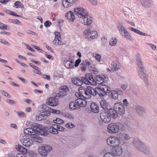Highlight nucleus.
<instances>
[{"label":"nucleus","mask_w":157,"mask_h":157,"mask_svg":"<svg viewBox=\"0 0 157 157\" xmlns=\"http://www.w3.org/2000/svg\"><path fill=\"white\" fill-rule=\"evenodd\" d=\"M10 84L12 85L13 86H15L16 87H19L20 86V85H18V84L15 83L11 81L10 82Z\"/></svg>","instance_id":"774afa93"},{"label":"nucleus","mask_w":157,"mask_h":157,"mask_svg":"<svg viewBox=\"0 0 157 157\" xmlns=\"http://www.w3.org/2000/svg\"><path fill=\"white\" fill-rule=\"evenodd\" d=\"M6 101L7 103H9L10 105H13L17 103V102L13 100L10 99H7Z\"/></svg>","instance_id":"864d4df0"},{"label":"nucleus","mask_w":157,"mask_h":157,"mask_svg":"<svg viewBox=\"0 0 157 157\" xmlns=\"http://www.w3.org/2000/svg\"><path fill=\"white\" fill-rule=\"evenodd\" d=\"M57 127L58 131V130L60 131H63L65 130V128H63V127L58 125V126Z\"/></svg>","instance_id":"680f3d73"},{"label":"nucleus","mask_w":157,"mask_h":157,"mask_svg":"<svg viewBox=\"0 0 157 157\" xmlns=\"http://www.w3.org/2000/svg\"><path fill=\"white\" fill-rule=\"evenodd\" d=\"M90 108L92 111L95 113H98L99 110V107L97 104L94 102L91 103Z\"/></svg>","instance_id":"cd10ccee"},{"label":"nucleus","mask_w":157,"mask_h":157,"mask_svg":"<svg viewBox=\"0 0 157 157\" xmlns=\"http://www.w3.org/2000/svg\"><path fill=\"white\" fill-rule=\"evenodd\" d=\"M120 143V139L116 136L109 137L107 140V143L113 148L118 146Z\"/></svg>","instance_id":"39448f33"},{"label":"nucleus","mask_w":157,"mask_h":157,"mask_svg":"<svg viewBox=\"0 0 157 157\" xmlns=\"http://www.w3.org/2000/svg\"><path fill=\"white\" fill-rule=\"evenodd\" d=\"M64 116L65 117L71 119H73L74 118V115L68 113H65Z\"/></svg>","instance_id":"de8ad7c7"},{"label":"nucleus","mask_w":157,"mask_h":157,"mask_svg":"<svg viewBox=\"0 0 157 157\" xmlns=\"http://www.w3.org/2000/svg\"><path fill=\"white\" fill-rule=\"evenodd\" d=\"M124 126L120 122L112 123L107 126V131L110 133L115 134L117 133L121 129H124Z\"/></svg>","instance_id":"7ed1b4c3"},{"label":"nucleus","mask_w":157,"mask_h":157,"mask_svg":"<svg viewBox=\"0 0 157 157\" xmlns=\"http://www.w3.org/2000/svg\"><path fill=\"white\" fill-rule=\"evenodd\" d=\"M0 91H1V92L3 94H4V95L5 96H6V97H8L9 98H11V96L10 95L9 96V94H8V93L6 92H5L3 90H0Z\"/></svg>","instance_id":"13d9d810"},{"label":"nucleus","mask_w":157,"mask_h":157,"mask_svg":"<svg viewBox=\"0 0 157 157\" xmlns=\"http://www.w3.org/2000/svg\"><path fill=\"white\" fill-rule=\"evenodd\" d=\"M40 130L39 132H40V135H43L45 136L49 135V133H51L52 131L51 126L48 125L47 126L43 127V126L40 124V126L39 127Z\"/></svg>","instance_id":"9d476101"},{"label":"nucleus","mask_w":157,"mask_h":157,"mask_svg":"<svg viewBox=\"0 0 157 157\" xmlns=\"http://www.w3.org/2000/svg\"><path fill=\"white\" fill-rule=\"evenodd\" d=\"M103 157H115L113 153L107 152L105 154Z\"/></svg>","instance_id":"49530a36"},{"label":"nucleus","mask_w":157,"mask_h":157,"mask_svg":"<svg viewBox=\"0 0 157 157\" xmlns=\"http://www.w3.org/2000/svg\"><path fill=\"white\" fill-rule=\"evenodd\" d=\"M53 122L59 124H61L64 123V121L62 120L59 118H56V119L53 120Z\"/></svg>","instance_id":"ea45409f"},{"label":"nucleus","mask_w":157,"mask_h":157,"mask_svg":"<svg viewBox=\"0 0 157 157\" xmlns=\"http://www.w3.org/2000/svg\"><path fill=\"white\" fill-rule=\"evenodd\" d=\"M50 108H51L48 107L47 104H43L42 106V109H43L47 111L48 112L49 111Z\"/></svg>","instance_id":"c03bdc74"},{"label":"nucleus","mask_w":157,"mask_h":157,"mask_svg":"<svg viewBox=\"0 0 157 157\" xmlns=\"http://www.w3.org/2000/svg\"><path fill=\"white\" fill-rule=\"evenodd\" d=\"M77 94L78 95V96L79 97H82L84 98H85L86 99H87V97H85L84 95H83V94H81L80 93H75V95L77 97L78 96H77Z\"/></svg>","instance_id":"bf43d9fd"},{"label":"nucleus","mask_w":157,"mask_h":157,"mask_svg":"<svg viewBox=\"0 0 157 157\" xmlns=\"http://www.w3.org/2000/svg\"><path fill=\"white\" fill-rule=\"evenodd\" d=\"M81 77V79L78 77H74L71 78V82L75 85L78 86H81L84 83V81L82 79V78Z\"/></svg>","instance_id":"f3484780"},{"label":"nucleus","mask_w":157,"mask_h":157,"mask_svg":"<svg viewBox=\"0 0 157 157\" xmlns=\"http://www.w3.org/2000/svg\"><path fill=\"white\" fill-rule=\"evenodd\" d=\"M94 77L95 76L93 77L92 73H86L85 75V77H83L82 78L83 80L84 81V83L85 85H90L91 84V82L89 80L92 81V84L93 85H96L97 82H96L94 81Z\"/></svg>","instance_id":"423d86ee"},{"label":"nucleus","mask_w":157,"mask_h":157,"mask_svg":"<svg viewBox=\"0 0 157 157\" xmlns=\"http://www.w3.org/2000/svg\"><path fill=\"white\" fill-rule=\"evenodd\" d=\"M65 17H66L71 22L73 21L75 17L74 13L71 11H69L65 14Z\"/></svg>","instance_id":"7c9ffc66"},{"label":"nucleus","mask_w":157,"mask_h":157,"mask_svg":"<svg viewBox=\"0 0 157 157\" xmlns=\"http://www.w3.org/2000/svg\"><path fill=\"white\" fill-rule=\"evenodd\" d=\"M108 115L109 117L111 119H112L116 118L118 116L117 112L114 109V108H112L110 107L106 111H104Z\"/></svg>","instance_id":"ddd939ff"},{"label":"nucleus","mask_w":157,"mask_h":157,"mask_svg":"<svg viewBox=\"0 0 157 157\" xmlns=\"http://www.w3.org/2000/svg\"><path fill=\"white\" fill-rule=\"evenodd\" d=\"M31 128H27V129H28V131H29V135L30 136V137L32 136L35 134L40 135V132L39 131L40 130L39 128V127L40 126V124L33 123L31 124Z\"/></svg>","instance_id":"20e7f679"},{"label":"nucleus","mask_w":157,"mask_h":157,"mask_svg":"<svg viewBox=\"0 0 157 157\" xmlns=\"http://www.w3.org/2000/svg\"><path fill=\"white\" fill-rule=\"evenodd\" d=\"M100 101V104L101 107L104 109L103 111H106L111 106L107 102L105 98H103Z\"/></svg>","instance_id":"393cba45"},{"label":"nucleus","mask_w":157,"mask_h":157,"mask_svg":"<svg viewBox=\"0 0 157 157\" xmlns=\"http://www.w3.org/2000/svg\"><path fill=\"white\" fill-rule=\"evenodd\" d=\"M22 146L20 145H16L15 148L18 151L21 152Z\"/></svg>","instance_id":"338daca9"},{"label":"nucleus","mask_w":157,"mask_h":157,"mask_svg":"<svg viewBox=\"0 0 157 157\" xmlns=\"http://www.w3.org/2000/svg\"><path fill=\"white\" fill-rule=\"evenodd\" d=\"M21 152L23 153L24 154H26L27 152V150L26 148H25L22 146H21Z\"/></svg>","instance_id":"4d7b16f0"},{"label":"nucleus","mask_w":157,"mask_h":157,"mask_svg":"<svg viewBox=\"0 0 157 157\" xmlns=\"http://www.w3.org/2000/svg\"><path fill=\"white\" fill-rule=\"evenodd\" d=\"M112 152L113 154H115L117 156L121 155L122 152V148L120 146H116L112 148Z\"/></svg>","instance_id":"412c9836"},{"label":"nucleus","mask_w":157,"mask_h":157,"mask_svg":"<svg viewBox=\"0 0 157 157\" xmlns=\"http://www.w3.org/2000/svg\"><path fill=\"white\" fill-rule=\"evenodd\" d=\"M52 149L51 147L47 144H44L40 147L38 149L39 154L42 156H46L48 155V152Z\"/></svg>","instance_id":"0eeeda50"},{"label":"nucleus","mask_w":157,"mask_h":157,"mask_svg":"<svg viewBox=\"0 0 157 157\" xmlns=\"http://www.w3.org/2000/svg\"><path fill=\"white\" fill-rule=\"evenodd\" d=\"M74 61L69 58L68 60H65L64 62V64L65 67L68 69L73 68L74 66L73 63Z\"/></svg>","instance_id":"4be33fe9"},{"label":"nucleus","mask_w":157,"mask_h":157,"mask_svg":"<svg viewBox=\"0 0 157 157\" xmlns=\"http://www.w3.org/2000/svg\"><path fill=\"white\" fill-rule=\"evenodd\" d=\"M87 104V101L83 99H82V101L80 104V105H78V109L80 108V107H85L86 106Z\"/></svg>","instance_id":"58836bf2"},{"label":"nucleus","mask_w":157,"mask_h":157,"mask_svg":"<svg viewBox=\"0 0 157 157\" xmlns=\"http://www.w3.org/2000/svg\"><path fill=\"white\" fill-rule=\"evenodd\" d=\"M53 42L56 45H63L65 44L62 40H53Z\"/></svg>","instance_id":"4c0bfd02"},{"label":"nucleus","mask_w":157,"mask_h":157,"mask_svg":"<svg viewBox=\"0 0 157 157\" xmlns=\"http://www.w3.org/2000/svg\"><path fill=\"white\" fill-rule=\"evenodd\" d=\"M100 117L101 120L105 123H109L111 120L104 111H101Z\"/></svg>","instance_id":"dca6fc26"},{"label":"nucleus","mask_w":157,"mask_h":157,"mask_svg":"<svg viewBox=\"0 0 157 157\" xmlns=\"http://www.w3.org/2000/svg\"><path fill=\"white\" fill-rule=\"evenodd\" d=\"M122 124H123L124 126V128H125V127H127L130 124V122L129 121L127 120V119H125L122 122Z\"/></svg>","instance_id":"a18cd8bd"},{"label":"nucleus","mask_w":157,"mask_h":157,"mask_svg":"<svg viewBox=\"0 0 157 157\" xmlns=\"http://www.w3.org/2000/svg\"><path fill=\"white\" fill-rule=\"evenodd\" d=\"M94 81H97L99 82H101V84L100 83L99 84V85L102 84L103 82H104V78L103 77H101L99 75H96L94 77Z\"/></svg>","instance_id":"f704fd0d"},{"label":"nucleus","mask_w":157,"mask_h":157,"mask_svg":"<svg viewBox=\"0 0 157 157\" xmlns=\"http://www.w3.org/2000/svg\"><path fill=\"white\" fill-rule=\"evenodd\" d=\"M121 87L123 90H125L128 87V84H122L121 85Z\"/></svg>","instance_id":"e2e57ef3"},{"label":"nucleus","mask_w":157,"mask_h":157,"mask_svg":"<svg viewBox=\"0 0 157 157\" xmlns=\"http://www.w3.org/2000/svg\"><path fill=\"white\" fill-rule=\"evenodd\" d=\"M54 97H51L47 100L48 104L52 106H55L59 104V101L56 98V94H54Z\"/></svg>","instance_id":"2eb2a0df"},{"label":"nucleus","mask_w":157,"mask_h":157,"mask_svg":"<svg viewBox=\"0 0 157 157\" xmlns=\"http://www.w3.org/2000/svg\"><path fill=\"white\" fill-rule=\"evenodd\" d=\"M0 42H1L6 45L10 46V44L7 42L5 40H0Z\"/></svg>","instance_id":"69168bd1"},{"label":"nucleus","mask_w":157,"mask_h":157,"mask_svg":"<svg viewBox=\"0 0 157 157\" xmlns=\"http://www.w3.org/2000/svg\"><path fill=\"white\" fill-rule=\"evenodd\" d=\"M101 85V90L102 91H103L102 93L104 95V98L107 99H108L107 96L109 95L110 92L111 91V88L106 85H104L103 84Z\"/></svg>","instance_id":"4468645a"},{"label":"nucleus","mask_w":157,"mask_h":157,"mask_svg":"<svg viewBox=\"0 0 157 157\" xmlns=\"http://www.w3.org/2000/svg\"><path fill=\"white\" fill-rule=\"evenodd\" d=\"M101 85H99L98 86V87L95 88V89H93L94 92L93 93V95L94 96H95L97 95V94H98L99 95L100 97L101 98H104V95L102 91Z\"/></svg>","instance_id":"6ab92c4d"},{"label":"nucleus","mask_w":157,"mask_h":157,"mask_svg":"<svg viewBox=\"0 0 157 157\" xmlns=\"http://www.w3.org/2000/svg\"><path fill=\"white\" fill-rule=\"evenodd\" d=\"M128 29L136 33H137L140 35L143 36H148V38H151V36L150 35H149L145 33H144L141 31L136 29L132 27H129L128 28Z\"/></svg>","instance_id":"a878e982"},{"label":"nucleus","mask_w":157,"mask_h":157,"mask_svg":"<svg viewBox=\"0 0 157 157\" xmlns=\"http://www.w3.org/2000/svg\"><path fill=\"white\" fill-rule=\"evenodd\" d=\"M54 34L55 36L54 39H59V38H61V34L59 32H56L54 33Z\"/></svg>","instance_id":"09e8293b"},{"label":"nucleus","mask_w":157,"mask_h":157,"mask_svg":"<svg viewBox=\"0 0 157 157\" xmlns=\"http://www.w3.org/2000/svg\"><path fill=\"white\" fill-rule=\"evenodd\" d=\"M119 96V94L118 92L115 90H112L110 92L109 95L107 96L108 98L109 97L114 99H116L118 98Z\"/></svg>","instance_id":"c756f323"},{"label":"nucleus","mask_w":157,"mask_h":157,"mask_svg":"<svg viewBox=\"0 0 157 157\" xmlns=\"http://www.w3.org/2000/svg\"><path fill=\"white\" fill-rule=\"evenodd\" d=\"M112 65H113V67L115 68V70H117L120 68V65L117 64L116 63L114 62H112L111 63Z\"/></svg>","instance_id":"8fccbe9b"},{"label":"nucleus","mask_w":157,"mask_h":157,"mask_svg":"<svg viewBox=\"0 0 157 157\" xmlns=\"http://www.w3.org/2000/svg\"><path fill=\"white\" fill-rule=\"evenodd\" d=\"M40 113L42 114H40V116L43 117H44L46 118L50 115V113L49 112L43 109L40 111Z\"/></svg>","instance_id":"c9c22d12"},{"label":"nucleus","mask_w":157,"mask_h":157,"mask_svg":"<svg viewBox=\"0 0 157 157\" xmlns=\"http://www.w3.org/2000/svg\"><path fill=\"white\" fill-rule=\"evenodd\" d=\"M74 11L76 15L83 19V24L84 25H88L92 23V18L89 16L88 13L84 9L76 7L74 9Z\"/></svg>","instance_id":"f257e3e1"},{"label":"nucleus","mask_w":157,"mask_h":157,"mask_svg":"<svg viewBox=\"0 0 157 157\" xmlns=\"http://www.w3.org/2000/svg\"><path fill=\"white\" fill-rule=\"evenodd\" d=\"M78 99H76L75 101V103L77 104V105H80V102H81L82 101V99L81 98H78Z\"/></svg>","instance_id":"0e129e2a"},{"label":"nucleus","mask_w":157,"mask_h":157,"mask_svg":"<svg viewBox=\"0 0 157 157\" xmlns=\"http://www.w3.org/2000/svg\"><path fill=\"white\" fill-rule=\"evenodd\" d=\"M119 137L120 139L123 143H125V140H129L130 137L128 134L120 133L119 135Z\"/></svg>","instance_id":"c85d7f7f"},{"label":"nucleus","mask_w":157,"mask_h":157,"mask_svg":"<svg viewBox=\"0 0 157 157\" xmlns=\"http://www.w3.org/2000/svg\"><path fill=\"white\" fill-rule=\"evenodd\" d=\"M49 113H52L54 114H59L60 113V111L59 110L53 109L51 108L49 110Z\"/></svg>","instance_id":"37998d69"},{"label":"nucleus","mask_w":157,"mask_h":157,"mask_svg":"<svg viewBox=\"0 0 157 157\" xmlns=\"http://www.w3.org/2000/svg\"><path fill=\"white\" fill-rule=\"evenodd\" d=\"M14 5L16 7L18 8V7L22 8H23V5L21 2L19 1H17L14 3Z\"/></svg>","instance_id":"a19ab883"},{"label":"nucleus","mask_w":157,"mask_h":157,"mask_svg":"<svg viewBox=\"0 0 157 157\" xmlns=\"http://www.w3.org/2000/svg\"><path fill=\"white\" fill-rule=\"evenodd\" d=\"M75 102L71 101L69 104V108L72 110L78 109V105Z\"/></svg>","instance_id":"e433bc0d"},{"label":"nucleus","mask_w":157,"mask_h":157,"mask_svg":"<svg viewBox=\"0 0 157 157\" xmlns=\"http://www.w3.org/2000/svg\"><path fill=\"white\" fill-rule=\"evenodd\" d=\"M81 59L80 58L78 59H77L75 62V67H78L80 63L81 62Z\"/></svg>","instance_id":"6e6d98bb"},{"label":"nucleus","mask_w":157,"mask_h":157,"mask_svg":"<svg viewBox=\"0 0 157 157\" xmlns=\"http://www.w3.org/2000/svg\"><path fill=\"white\" fill-rule=\"evenodd\" d=\"M142 5L146 7H149L151 5L152 2L151 0H140Z\"/></svg>","instance_id":"2f4dec72"},{"label":"nucleus","mask_w":157,"mask_h":157,"mask_svg":"<svg viewBox=\"0 0 157 157\" xmlns=\"http://www.w3.org/2000/svg\"><path fill=\"white\" fill-rule=\"evenodd\" d=\"M114 109L117 114L123 115L125 113V109L124 105L120 102H117L115 103L114 105Z\"/></svg>","instance_id":"9b49d317"},{"label":"nucleus","mask_w":157,"mask_h":157,"mask_svg":"<svg viewBox=\"0 0 157 157\" xmlns=\"http://www.w3.org/2000/svg\"><path fill=\"white\" fill-rule=\"evenodd\" d=\"M85 37L87 39H93L97 38L98 37L97 33L95 31H90V30L87 29L84 32Z\"/></svg>","instance_id":"f8f14e48"},{"label":"nucleus","mask_w":157,"mask_h":157,"mask_svg":"<svg viewBox=\"0 0 157 157\" xmlns=\"http://www.w3.org/2000/svg\"><path fill=\"white\" fill-rule=\"evenodd\" d=\"M51 22L49 21H46L44 23V25L46 27H49L51 25Z\"/></svg>","instance_id":"5fc2aeb1"},{"label":"nucleus","mask_w":157,"mask_h":157,"mask_svg":"<svg viewBox=\"0 0 157 157\" xmlns=\"http://www.w3.org/2000/svg\"><path fill=\"white\" fill-rule=\"evenodd\" d=\"M132 144L135 147L147 155L150 154V151L148 148L140 139L138 138H134L132 142Z\"/></svg>","instance_id":"f03ea898"},{"label":"nucleus","mask_w":157,"mask_h":157,"mask_svg":"<svg viewBox=\"0 0 157 157\" xmlns=\"http://www.w3.org/2000/svg\"><path fill=\"white\" fill-rule=\"evenodd\" d=\"M86 86V89L85 90L86 96H87V99H90L91 98V96L93 94V93L92 91V89L93 90V89L89 86Z\"/></svg>","instance_id":"bb28decb"},{"label":"nucleus","mask_w":157,"mask_h":157,"mask_svg":"<svg viewBox=\"0 0 157 157\" xmlns=\"http://www.w3.org/2000/svg\"><path fill=\"white\" fill-rule=\"evenodd\" d=\"M138 73L140 78L142 79H143L144 78L146 79L147 75L144 72V68H143V70H141L140 69H138Z\"/></svg>","instance_id":"72a5a7b5"},{"label":"nucleus","mask_w":157,"mask_h":157,"mask_svg":"<svg viewBox=\"0 0 157 157\" xmlns=\"http://www.w3.org/2000/svg\"><path fill=\"white\" fill-rule=\"evenodd\" d=\"M17 114L20 117H23L26 116V114L23 112H18Z\"/></svg>","instance_id":"603ef678"},{"label":"nucleus","mask_w":157,"mask_h":157,"mask_svg":"<svg viewBox=\"0 0 157 157\" xmlns=\"http://www.w3.org/2000/svg\"><path fill=\"white\" fill-rule=\"evenodd\" d=\"M135 109L137 113L140 116H143L146 111L145 108L139 105H136Z\"/></svg>","instance_id":"a211bd4d"},{"label":"nucleus","mask_w":157,"mask_h":157,"mask_svg":"<svg viewBox=\"0 0 157 157\" xmlns=\"http://www.w3.org/2000/svg\"><path fill=\"white\" fill-rule=\"evenodd\" d=\"M90 70L91 73L94 74H97L98 72V70L94 67H91V68L90 69Z\"/></svg>","instance_id":"79ce46f5"},{"label":"nucleus","mask_w":157,"mask_h":157,"mask_svg":"<svg viewBox=\"0 0 157 157\" xmlns=\"http://www.w3.org/2000/svg\"><path fill=\"white\" fill-rule=\"evenodd\" d=\"M117 26L120 34H123L125 38L130 39L131 38L129 33L122 24L119 22L117 23Z\"/></svg>","instance_id":"6e6552de"},{"label":"nucleus","mask_w":157,"mask_h":157,"mask_svg":"<svg viewBox=\"0 0 157 157\" xmlns=\"http://www.w3.org/2000/svg\"><path fill=\"white\" fill-rule=\"evenodd\" d=\"M30 61L32 63H35V64H38V65H40V64H41V63L40 62L36 61L34 60L32 58L30 59Z\"/></svg>","instance_id":"052dcab7"},{"label":"nucleus","mask_w":157,"mask_h":157,"mask_svg":"<svg viewBox=\"0 0 157 157\" xmlns=\"http://www.w3.org/2000/svg\"><path fill=\"white\" fill-rule=\"evenodd\" d=\"M110 40L109 42V45L112 46H115L117 43V40Z\"/></svg>","instance_id":"3c124183"},{"label":"nucleus","mask_w":157,"mask_h":157,"mask_svg":"<svg viewBox=\"0 0 157 157\" xmlns=\"http://www.w3.org/2000/svg\"><path fill=\"white\" fill-rule=\"evenodd\" d=\"M37 134H34L32 136L30 137L31 138L33 139V140L36 142L39 143H42L43 140V139L37 135Z\"/></svg>","instance_id":"473e14b6"},{"label":"nucleus","mask_w":157,"mask_h":157,"mask_svg":"<svg viewBox=\"0 0 157 157\" xmlns=\"http://www.w3.org/2000/svg\"><path fill=\"white\" fill-rule=\"evenodd\" d=\"M24 140H21L22 144L26 147H29L31 146L33 144V142L32 139L27 138L26 139L24 138Z\"/></svg>","instance_id":"b1692460"},{"label":"nucleus","mask_w":157,"mask_h":157,"mask_svg":"<svg viewBox=\"0 0 157 157\" xmlns=\"http://www.w3.org/2000/svg\"><path fill=\"white\" fill-rule=\"evenodd\" d=\"M78 0H62V4L63 7L67 8L71 6L72 4L77 2Z\"/></svg>","instance_id":"aec40b11"},{"label":"nucleus","mask_w":157,"mask_h":157,"mask_svg":"<svg viewBox=\"0 0 157 157\" xmlns=\"http://www.w3.org/2000/svg\"><path fill=\"white\" fill-rule=\"evenodd\" d=\"M59 93H55L56 96L60 98H63L67 94V92L69 91V89L67 86L63 85L61 86Z\"/></svg>","instance_id":"1a4fd4ad"},{"label":"nucleus","mask_w":157,"mask_h":157,"mask_svg":"<svg viewBox=\"0 0 157 157\" xmlns=\"http://www.w3.org/2000/svg\"><path fill=\"white\" fill-rule=\"evenodd\" d=\"M136 64L139 67V69H140V70H143V62L141 60L140 54L137 53L136 55Z\"/></svg>","instance_id":"5701e85b"}]
</instances>
